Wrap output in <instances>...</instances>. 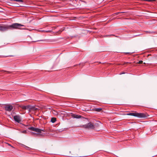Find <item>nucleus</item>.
Segmentation results:
<instances>
[{
	"instance_id": "nucleus-1",
	"label": "nucleus",
	"mask_w": 157,
	"mask_h": 157,
	"mask_svg": "<svg viewBox=\"0 0 157 157\" xmlns=\"http://www.w3.org/2000/svg\"><path fill=\"white\" fill-rule=\"evenodd\" d=\"M24 25L20 24L15 23L10 25H2L0 26V31H4L8 29H21L20 27Z\"/></svg>"
},
{
	"instance_id": "nucleus-2",
	"label": "nucleus",
	"mask_w": 157,
	"mask_h": 157,
	"mask_svg": "<svg viewBox=\"0 0 157 157\" xmlns=\"http://www.w3.org/2000/svg\"><path fill=\"white\" fill-rule=\"evenodd\" d=\"M127 115L134 116L139 118H146L148 116V115L146 113H138L136 112L132 113H129L127 114Z\"/></svg>"
},
{
	"instance_id": "nucleus-3",
	"label": "nucleus",
	"mask_w": 157,
	"mask_h": 157,
	"mask_svg": "<svg viewBox=\"0 0 157 157\" xmlns=\"http://www.w3.org/2000/svg\"><path fill=\"white\" fill-rule=\"evenodd\" d=\"M81 128L86 129H94L95 127L94 125L91 122H89L86 124L83 125L79 126Z\"/></svg>"
},
{
	"instance_id": "nucleus-4",
	"label": "nucleus",
	"mask_w": 157,
	"mask_h": 157,
	"mask_svg": "<svg viewBox=\"0 0 157 157\" xmlns=\"http://www.w3.org/2000/svg\"><path fill=\"white\" fill-rule=\"evenodd\" d=\"M5 105L4 108L6 111L11 112L13 109V106L10 104H6Z\"/></svg>"
},
{
	"instance_id": "nucleus-5",
	"label": "nucleus",
	"mask_w": 157,
	"mask_h": 157,
	"mask_svg": "<svg viewBox=\"0 0 157 157\" xmlns=\"http://www.w3.org/2000/svg\"><path fill=\"white\" fill-rule=\"evenodd\" d=\"M13 119L16 122L19 123L21 121L20 117L19 115H16L14 116Z\"/></svg>"
},
{
	"instance_id": "nucleus-6",
	"label": "nucleus",
	"mask_w": 157,
	"mask_h": 157,
	"mask_svg": "<svg viewBox=\"0 0 157 157\" xmlns=\"http://www.w3.org/2000/svg\"><path fill=\"white\" fill-rule=\"evenodd\" d=\"M22 109L24 110H26L27 109H30V106H21L20 107Z\"/></svg>"
},
{
	"instance_id": "nucleus-7",
	"label": "nucleus",
	"mask_w": 157,
	"mask_h": 157,
	"mask_svg": "<svg viewBox=\"0 0 157 157\" xmlns=\"http://www.w3.org/2000/svg\"><path fill=\"white\" fill-rule=\"evenodd\" d=\"M102 109L101 108H95L93 110L94 111L97 112H101L102 110Z\"/></svg>"
},
{
	"instance_id": "nucleus-8",
	"label": "nucleus",
	"mask_w": 157,
	"mask_h": 157,
	"mask_svg": "<svg viewBox=\"0 0 157 157\" xmlns=\"http://www.w3.org/2000/svg\"><path fill=\"white\" fill-rule=\"evenodd\" d=\"M35 132L38 133H40L41 132V131H43L42 130L37 128H35Z\"/></svg>"
},
{
	"instance_id": "nucleus-9",
	"label": "nucleus",
	"mask_w": 157,
	"mask_h": 157,
	"mask_svg": "<svg viewBox=\"0 0 157 157\" xmlns=\"http://www.w3.org/2000/svg\"><path fill=\"white\" fill-rule=\"evenodd\" d=\"M56 121V119L55 117H52L51 119V121L52 123H55Z\"/></svg>"
},
{
	"instance_id": "nucleus-10",
	"label": "nucleus",
	"mask_w": 157,
	"mask_h": 157,
	"mask_svg": "<svg viewBox=\"0 0 157 157\" xmlns=\"http://www.w3.org/2000/svg\"><path fill=\"white\" fill-rule=\"evenodd\" d=\"M73 116L74 118H81V116L80 115H75V114H74L73 115Z\"/></svg>"
},
{
	"instance_id": "nucleus-11",
	"label": "nucleus",
	"mask_w": 157,
	"mask_h": 157,
	"mask_svg": "<svg viewBox=\"0 0 157 157\" xmlns=\"http://www.w3.org/2000/svg\"><path fill=\"white\" fill-rule=\"evenodd\" d=\"M23 146L22 147L25 148L27 150H29L30 149V148L24 145H22Z\"/></svg>"
},
{
	"instance_id": "nucleus-12",
	"label": "nucleus",
	"mask_w": 157,
	"mask_h": 157,
	"mask_svg": "<svg viewBox=\"0 0 157 157\" xmlns=\"http://www.w3.org/2000/svg\"><path fill=\"white\" fill-rule=\"evenodd\" d=\"M35 128H34L33 127H30V128H29V129L30 130L35 131Z\"/></svg>"
},
{
	"instance_id": "nucleus-13",
	"label": "nucleus",
	"mask_w": 157,
	"mask_h": 157,
	"mask_svg": "<svg viewBox=\"0 0 157 157\" xmlns=\"http://www.w3.org/2000/svg\"><path fill=\"white\" fill-rule=\"evenodd\" d=\"M1 71H3V72H6L7 73V74H10L11 73V72H10V71H4V70H2Z\"/></svg>"
},
{
	"instance_id": "nucleus-14",
	"label": "nucleus",
	"mask_w": 157,
	"mask_h": 157,
	"mask_svg": "<svg viewBox=\"0 0 157 157\" xmlns=\"http://www.w3.org/2000/svg\"><path fill=\"white\" fill-rule=\"evenodd\" d=\"M14 56H13V55H10V56H3L2 57H13Z\"/></svg>"
},
{
	"instance_id": "nucleus-15",
	"label": "nucleus",
	"mask_w": 157,
	"mask_h": 157,
	"mask_svg": "<svg viewBox=\"0 0 157 157\" xmlns=\"http://www.w3.org/2000/svg\"><path fill=\"white\" fill-rule=\"evenodd\" d=\"M143 62V61H140L139 62H137V63L139 64H142Z\"/></svg>"
},
{
	"instance_id": "nucleus-16",
	"label": "nucleus",
	"mask_w": 157,
	"mask_h": 157,
	"mask_svg": "<svg viewBox=\"0 0 157 157\" xmlns=\"http://www.w3.org/2000/svg\"><path fill=\"white\" fill-rule=\"evenodd\" d=\"M125 72H122V73H121L119 74V75H122V74H125Z\"/></svg>"
},
{
	"instance_id": "nucleus-17",
	"label": "nucleus",
	"mask_w": 157,
	"mask_h": 157,
	"mask_svg": "<svg viewBox=\"0 0 157 157\" xmlns=\"http://www.w3.org/2000/svg\"><path fill=\"white\" fill-rule=\"evenodd\" d=\"M114 36V35H109L106 36Z\"/></svg>"
},
{
	"instance_id": "nucleus-18",
	"label": "nucleus",
	"mask_w": 157,
	"mask_h": 157,
	"mask_svg": "<svg viewBox=\"0 0 157 157\" xmlns=\"http://www.w3.org/2000/svg\"><path fill=\"white\" fill-rule=\"evenodd\" d=\"M128 63V62H125V63H124L123 64V65H124L126 63Z\"/></svg>"
},
{
	"instance_id": "nucleus-19",
	"label": "nucleus",
	"mask_w": 157,
	"mask_h": 157,
	"mask_svg": "<svg viewBox=\"0 0 157 157\" xmlns=\"http://www.w3.org/2000/svg\"><path fill=\"white\" fill-rule=\"evenodd\" d=\"M126 54H128L129 53H126Z\"/></svg>"
}]
</instances>
